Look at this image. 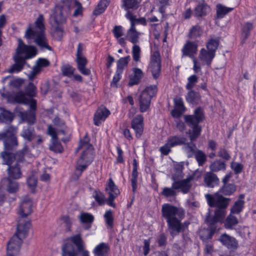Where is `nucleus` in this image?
<instances>
[{"label":"nucleus","instance_id":"obj_1","mask_svg":"<svg viewBox=\"0 0 256 256\" xmlns=\"http://www.w3.org/2000/svg\"><path fill=\"white\" fill-rule=\"evenodd\" d=\"M202 112L200 108H198L194 111L193 115H186L184 116V120L188 125L192 128V130H188L186 134L189 135L190 142H185L182 147L183 150L187 154L188 157H192L197 152L196 144L192 142L200 135L201 128L198 124L202 118Z\"/></svg>","mask_w":256,"mask_h":256},{"label":"nucleus","instance_id":"obj_2","mask_svg":"<svg viewBox=\"0 0 256 256\" xmlns=\"http://www.w3.org/2000/svg\"><path fill=\"white\" fill-rule=\"evenodd\" d=\"M205 196L210 206L218 208L215 210L214 216L213 217L208 216L206 220L211 230L214 232L216 230L215 224L217 222H222L226 214L225 208L228 206L230 198H226L218 194L214 196L206 194Z\"/></svg>","mask_w":256,"mask_h":256},{"label":"nucleus","instance_id":"obj_3","mask_svg":"<svg viewBox=\"0 0 256 256\" xmlns=\"http://www.w3.org/2000/svg\"><path fill=\"white\" fill-rule=\"evenodd\" d=\"M162 216L166 219L170 234L174 236L180 233L182 229V224L179 218L184 216V211L170 204H166L162 205Z\"/></svg>","mask_w":256,"mask_h":256},{"label":"nucleus","instance_id":"obj_4","mask_svg":"<svg viewBox=\"0 0 256 256\" xmlns=\"http://www.w3.org/2000/svg\"><path fill=\"white\" fill-rule=\"evenodd\" d=\"M44 20L43 15L40 14L34 22V28L29 27L26 30V36L27 38L34 40L42 50H52L45 34Z\"/></svg>","mask_w":256,"mask_h":256},{"label":"nucleus","instance_id":"obj_5","mask_svg":"<svg viewBox=\"0 0 256 256\" xmlns=\"http://www.w3.org/2000/svg\"><path fill=\"white\" fill-rule=\"evenodd\" d=\"M36 54V50L34 46L26 45L19 40L16 54L14 57L15 64L8 70V72L12 74L20 72L24 68L26 60L32 58Z\"/></svg>","mask_w":256,"mask_h":256},{"label":"nucleus","instance_id":"obj_6","mask_svg":"<svg viewBox=\"0 0 256 256\" xmlns=\"http://www.w3.org/2000/svg\"><path fill=\"white\" fill-rule=\"evenodd\" d=\"M30 223L21 220L17 224L16 232L10 238L7 244V256H14L18 252L22 242L28 233Z\"/></svg>","mask_w":256,"mask_h":256},{"label":"nucleus","instance_id":"obj_7","mask_svg":"<svg viewBox=\"0 0 256 256\" xmlns=\"http://www.w3.org/2000/svg\"><path fill=\"white\" fill-rule=\"evenodd\" d=\"M81 149L83 150V152L80 158L78 160L76 166V170L79 171L80 174L86 170L91 163L94 156L93 146L89 143V138L86 136L82 140L80 141L76 152H77Z\"/></svg>","mask_w":256,"mask_h":256},{"label":"nucleus","instance_id":"obj_8","mask_svg":"<svg viewBox=\"0 0 256 256\" xmlns=\"http://www.w3.org/2000/svg\"><path fill=\"white\" fill-rule=\"evenodd\" d=\"M18 128L10 126L4 132H0V140H2L4 150H11L18 145L16 134Z\"/></svg>","mask_w":256,"mask_h":256},{"label":"nucleus","instance_id":"obj_9","mask_svg":"<svg viewBox=\"0 0 256 256\" xmlns=\"http://www.w3.org/2000/svg\"><path fill=\"white\" fill-rule=\"evenodd\" d=\"M157 92V88L154 85L147 86L143 90L138 98L140 111L145 112L149 108L151 99Z\"/></svg>","mask_w":256,"mask_h":256},{"label":"nucleus","instance_id":"obj_10","mask_svg":"<svg viewBox=\"0 0 256 256\" xmlns=\"http://www.w3.org/2000/svg\"><path fill=\"white\" fill-rule=\"evenodd\" d=\"M149 68L154 78H158L160 74L161 69L160 56L158 51H155L152 54Z\"/></svg>","mask_w":256,"mask_h":256},{"label":"nucleus","instance_id":"obj_11","mask_svg":"<svg viewBox=\"0 0 256 256\" xmlns=\"http://www.w3.org/2000/svg\"><path fill=\"white\" fill-rule=\"evenodd\" d=\"M83 48L80 43L78 46L76 54V62L78 64V70L84 75L88 76L90 74L89 69L86 68L87 64V60L82 54Z\"/></svg>","mask_w":256,"mask_h":256},{"label":"nucleus","instance_id":"obj_12","mask_svg":"<svg viewBox=\"0 0 256 256\" xmlns=\"http://www.w3.org/2000/svg\"><path fill=\"white\" fill-rule=\"evenodd\" d=\"M32 212V202L31 200L28 197H25L22 200L19 209L18 211V214L20 215V218L18 219V224L21 220L30 221L25 219L28 215H30Z\"/></svg>","mask_w":256,"mask_h":256},{"label":"nucleus","instance_id":"obj_13","mask_svg":"<svg viewBox=\"0 0 256 256\" xmlns=\"http://www.w3.org/2000/svg\"><path fill=\"white\" fill-rule=\"evenodd\" d=\"M50 21V24L54 26L62 25L66 22V18L64 15L62 7L56 6L52 10Z\"/></svg>","mask_w":256,"mask_h":256},{"label":"nucleus","instance_id":"obj_14","mask_svg":"<svg viewBox=\"0 0 256 256\" xmlns=\"http://www.w3.org/2000/svg\"><path fill=\"white\" fill-rule=\"evenodd\" d=\"M194 176L189 175L186 178L182 180H176L172 182V186L177 190H180L184 194L188 192L191 188L190 182L193 180Z\"/></svg>","mask_w":256,"mask_h":256},{"label":"nucleus","instance_id":"obj_15","mask_svg":"<svg viewBox=\"0 0 256 256\" xmlns=\"http://www.w3.org/2000/svg\"><path fill=\"white\" fill-rule=\"evenodd\" d=\"M106 190L109 195L108 198V204L110 206L114 208L116 205L112 201L120 194V190L115 185L112 178L109 179Z\"/></svg>","mask_w":256,"mask_h":256},{"label":"nucleus","instance_id":"obj_16","mask_svg":"<svg viewBox=\"0 0 256 256\" xmlns=\"http://www.w3.org/2000/svg\"><path fill=\"white\" fill-rule=\"evenodd\" d=\"M132 128L135 131L136 136L140 138L144 130V118L142 115H137L132 120Z\"/></svg>","mask_w":256,"mask_h":256},{"label":"nucleus","instance_id":"obj_17","mask_svg":"<svg viewBox=\"0 0 256 256\" xmlns=\"http://www.w3.org/2000/svg\"><path fill=\"white\" fill-rule=\"evenodd\" d=\"M219 240L228 249L236 250L238 248V242L236 238L226 234H222Z\"/></svg>","mask_w":256,"mask_h":256},{"label":"nucleus","instance_id":"obj_18","mask_svg":"<svg viewBox=\"0 0 256 256\" xmlns=\"http://www.w3.org/2000/svg\"><path fill=\"white\" fill-rule=\"evenodd\" d=\"M110 114V112L105 107H100L96 111L94 120L95 125L100 126Z\"/></svg>","mask_w":256,"mask_h":256},{"label":"nucleus","instance_id":"obj_19","mask_svg":"<svg viewBox=\"0 0 256 256\" xmlns=\"http://www.w3.org/2000/svg\"><path fill=\"white\" fill-rule=\"evenodd\" d=\"M174 108L172 111L171 114L173 117L178 118L185 110L182 98L176 97L174 99Z\"/></svg>","mask_w":256,"mask_h":256},{"label":"nucleus","instance_id":"obj_20","mask_svg":"<svg viewBox=\"0 0 256 256\" xmlns=\"http://www.w3.org/2000/svg\"><path fill=\"white\" fill-rule=\"evenodd\" d=\"M198 45L194 42H188L184 46L182 51L184 55L193 58L194 55L196 54Z\"/></svg>","mask_w":256,"mask_h":256},{"label":"nucleus","instance_id":"obj_21","mask_svg":"<svg viewBox=\"0 0 256 256\" xmlns=\"http://www.w3.org/2000/svg\"><path fill=\"white\" fill-rule=\"evenodd\" d=\"M214 56L215 54L214 52L202 48L200 50L198 57L204 63L210 66Z\"/></svg>","mask_w":256,"mask_h":256},{"label":"nucleus","instance_id":"obj_22","mask_svg":"<svg viewBox=\"0 0 256 256\" xmlns=\"http://www.w3.org/2000/svg\"><path fill=\"white\" fill-rule=\"evenodd\" d=\"M204 182L208 187L214 188L218 184L219 180L215 174L208 172L204 175Z\"/></svg>","mask_w":256,"mask_h":256},{"label":"nucleus","instance_id":"obj_23","mask_svg":"<svg viewBox=\"0 0 256 256\" xmlns=\"http://www.w3.org/2000/svg\"><path fill=\"white\" fill-rule=\"evenodd\" d=\"M166 142L171 148H173L185 144V142H186V138L182 136L176 135L168 137Z\"/></svg>","mask_w":256,"mask_h":256},{"label":"nucleus","instance_id":"obj_24","mask_svg":"<svg viewBox=\"0 0 256 256\" xmlns=\"http://www.w3.org/2000/svg\"><path fill=\"white\" fill-rule=\"evenodd\" d=\"M2 183V184L6 186L7 191L10 193L16 192L18 190L19 186L18 182L9 178L4 179Z\"/></svg>","mask_w":256,"mask_h":256},{"label":"nucleus","instance_id":"obj_25","mask_svg":"<svg viewBox=\"0 0 256 256\" xmlns=\"http://www.w3.org/2000/svg\"><path fill=\"white\" fill-rule=\"evenodd\" d=\"M20 136L24 140L31 142L36 136L35 131L32 127L24 126L20 132Z\"/></svg>","mask_w":256,"mask_h":256},{"label":"nucleus","instance_id":"obj_26","mask_svg":"<svg viewBox=\"0 0 256 256\" xmlns=\"http://www.w3.org/2000/svg\"><path fill=\"white\" fill-rule=\"evenodd\" d=\"M108 244L102 242L97 245L93 250V253L96 256H104L109 250Z\"/></svg>","mask_w":256,"mask_h":256},{"label":"nucleus","instance_id":"obj_27","mask_svg":"<svg viewBox=\"0 0 256 256\" xmlns=\"http://www.w3.org/2000/svg\"><path fill=\"white\" fill-rule=\"evenodd\" d=\"M133 72L134 74L130 76L128 83V84L131 86L138 84L143 75L142 70L138 68H134Z\"/></svg>","mask_w":256,"mask_h":256},{"label":"nucleus","instance_id":"obj_28","mask_svg":"<svg viewBox=\"0 0 256 256\" xmlns=\"http://www.w3.org/2000/svg\"><path fill=\"white\" fill-rule=\"evenodd\" d=\"M19 116L23 121H26L29 124H33L36 121L35 112L34 111L20 112Z\"/></svg>","mask_w":256,"mask_h":256},{"label":"nucleus","instance_id":"obj_29","mask_svg":"<svg viewBox=\"0 0 256 256\" xmlns=\"http://www.w3.org/2000/svg\"><path fill=\"white\" fill-rule=\"evenodd\" d=\"M210 11V7L206 3L202 2L195 8L194 15L196 16H202L206 15Z\"/></svg>","mask_w":256,"mask_h":256},{"label":"nucleus","instance_id":"obj_30","mask_svg":"<svg viewBox=\"0 0 256 256\" xmlns=\"http://www.w3.org/2000/svg\"><path fill=\"white\" fill-rule=\"evenodd\" d=\"M0 110L2 112L0 113V122L5 124L12 122L14 118V114L2 108H0Z\"/></svg>","mask_w":256,"mask_h":256},{"label":"nucleus","instance_id":"obj_31","mask_svg":"<svg viewBox=\"0 0 256 256\" xmlns=\"http://www.w3.org/2000/svg\"><path fill=\"white\" fill-rule=\"evenodd\" d=\"M127 37L128 40L132 44H136L138 42L139 33L136 30L135 26H131L127 32Z\"/></svg>","mask_w":256,"mask_h":256},{"label":"nucleus","instance_id":"obj_32","mask_svg":"<svg viewBox=\"0 0 256 256\" xmlns=\"http://www.w3.org/2000/svg\"><path fill=\"white\" fill-rule=\"evenodd\" d=\"M234 214H230L227 216L224 222V227L226 229H232L234 226H236L238 223V218L234 216Z\"/></svg>","mask_w":256,"mask_h":256},{"label":"nucleus","instance_id":"obj_33","mask_svg":"<svg viewBox=\"0 0 256 256\" xmlns=\"http://www.w3.org/2000/svg\"><path fill=\"white\" fill-rule=\"evenodd\" d=\"M109 3V0H100L94 10L93 14L98 16L103 13L108 6Z\"/></svg>","mask_w":256,"mask_h":256},{"label":"nucleus","instance_id":"obj_34","mask_svg":"<svg viewBox=\"0 0 256 256\" xmlns=\"http://www.w3.org/2000/svg\"><path fill=\"white\" fill-rule=\"evenodd\" d=\"M10 177L14 178H20L22 176L20 166L16 164L14 166H9L8 169Z\"/></svg>","mask_w":256,"mask_h":256},{"label":"nucleus","instance_id":"obj_35","mask_svg":"<svg viewBox=\"0 0 256 256\" xmlns=\"http://www.w3.org/2000/svg\"><path fill=\"white\" fill-rule=\"evenodd\" d=\"M75 246H76L78 250H82V248H84L85 244L82 240L81 235L77 234L68 238Z\"/></svg>","mask_w":256,"mask_h":256},{"label":"nucleus","instance_id":"obj_36","mask_svg":"<svg viewBox=\"0 0 256 256\" xmlns=\"http://www.w3.org/2000/svg\"><path fill=\"white\" fill-rule=\"evenodd\" d=\"M63 256H76L77 254L74 250L73 245L68 242L66 243L62 246Z\"/></svg>","mask_w":256,"mask_h":256},{"label":"nucleus","instance_id":"obj_37","mask_svg":"<svg viewBox=\"0 0 256 256\" xmlns=\"http://www.w3.org/2000/svg\"><path fill=\"white\" fill-rule=\"evenodd\" d=\"M6 151V150H5L1 152V156L3 159L2 164L10 166L14 160L15 156L14 154Z\"/></svg>","mask_w":256,"mask_h":256},{"label":"nucleus","instance_id":"obj_38","mask_svg":"<svg viewBox=\"0 0 256 256\" xmlns=\"http://www.w3.org/2000/svg\"><path fill=\"white\" fill-rule=\"evenodd\" d=\"M200 96L198 92L190 90L186 96V101L191 104H198L200 100Z\"/></svg>","mask_w":256,"mask_h":256},{"label":"nucleus","instance_id":"obj_39","mask_svg":"<svg viewBox=\"0 0 256 256\" xmlns=\"http://www.w3.org/2000/svg\"><path fill=\"white\" fill-rule=\"evenodd\" d=\"M52 32L54 38L60 40L63 36L64 30L62 25L56 24V26L51 25Z\"/></svg>","mask_w":256,"mask_h":256},{"label":"nucleus","instance_id":"obj_40","mask_svg":"<svg viewBox=\"0 0 256 256\" xmlns=\"http://www.w3.org/2000/svg\"><path fill=\"white\" fill-rule=\"evenodd\" d=\"M122 7L126 10L137 9L140 3L137 0H122Z\"/></svg>","mask_w":256,"mask_h":256},{"label":"nucleus","instance_id":"obj_41","mask_svg":"<svg viewBox=\"0 0 256 256\" xmlns=\"http://www.w3.org/2000/svg\"><path fill=\"white\" fill-rule=\"evenodd\" d=\"M244 201L242 200H237L230 209V212L234 214H239L244 208Z\"/></svg>","mask_w":256,"mask_h":256},{"label":"nucleus","instance_id":"obj_42","mask_svg":"<svg viewBox=\"0 0 256 256\" xmlns=\"http://www.w3.org/2000/svg\"><path fill=\"white\" fill-rule=\"evenodd\" d=\"M216 8V14L218 18H224L226 14L233 10L232 8H228L220 4L217 5Z\"/></svg>","mask_w":256,"mask_h":256},{"label":"nucleus","instance_id":"obj_43","mask_svg":"<svg viewBox=\"0 0 256 256\" xmlns=\"http://www.w3.org/2000/svg\"><path fill=\"white\" fill-rule=\"evenodd\" d=\"M225 168L226 164L224 162L220 160L214 162L210 166V170L214 172H217L220 170H224Z\"/></svg>","mask_w":256,"mask_h":256},{"label":"nucleus","instance_id":"obj_44","mask_svg":"<svg viewBox=\"0 0 256 256\" xmlns=\"http://www.w3.org/2000/svg\"><path fill=\"white\" fill-rule=\"evenodd\" d=\"M130 60V56H127L120 58L117 62V70L118 72H122L124 68L127 66Z\"/></svg>","mask_w":256,"mask_h":256},{"label":"nucleus","instance_id":"obj_45","mask_svg":"<svg viewBox=\"0 0 256 256\" xmlns=\"http://www.w3.org/2000/svg\"><path fill=\"white\" fill-rule=\"evenodd\" d=\"M182 166L176 164L174 167L175 172L172 175V179L173 181L180 180L183 178Z\"/></svg>","mask_w":256,"mask_h":256},{"label":"nucleus","instance_id":"obj_46","mask_svg":"<svg viewBox=\"0 0 256 256\" xmlns=\"http://www.w3.org/2000/svg\"><path fill=\"white\" fill-rule=\"evenodd\" d=\"M50 148L51 150L56 152H62L64 150L60 142L58 141V138L51 140Z\"/></svg>","mask_w":256,"mask_h":256},{"label":"nucleus","instance_id":"obj_47","mask_svg":"<svg viewBox=\"0 0 256 256\" xmlns=\"http://www.w3.org/2000/svg\"><path fill=\"white\" fill-rule=\"evenodd\" d=\"M202 32L198 26H193L190 30L188 36L190 38H196L201 36Z\"/></svg>","mask_w":256,"mask_h":256},{"label":"nucleus","instance_id":"obj_48","mask_svg":"<svg viewBox=\"0 0 256 256\" xmlns=\"http://www.w3.org/2000/svg\"><path fill=\"white\" fill-rule=\"evenodd\" d=\"M236 188L233 184H224L221 188V192L224 195H230L236 191Z\"/></svg>","mask_w":256,"mask_h":256},{"label":"nucleus","instance_id":"obj_49","mask_svg":"<svg viewBox=\"0 0 256 256\" xmlns=\"http://www.w3.org/2000/svg\"><path fill=\"white\" fill-rule=\"evenodd\" d=\"M162 194L166 197L174 196L176 195V189L172 186L171 188L164 187L162 188Z\"/></svg>","mask_w":256,"mask_h":256},{"label":"nucleus","instance_id":"obj_50","mask_svg":"<svg viewBox=\"0 0 256 256\" xmlns=\"http://www.w3.org/2000/svg\"><path fill=\"white\" fill-rule=\"evenodd\" d=\"M61 70L62 74L68 77L72 76L75 70V68L69 64L63 66Z\"/></svg>","mask_w":256,"mask_h":256},{"label":"nucleus","instance_id":"obj_51","mask_svg":"<svg viewBox=\"0 0 256 256\" xmlns=\"http://www.w3.org/2000/svg\"><path fill=\"white\" fill-rule=\"evenodd\" d=\"M219 44V41L218 39L211 38L207 43L206 48L208 50L214 52H215Z\"/></svg>","mask_w":256,"mask_h":256},{"label":"nucleus","instance_id":"obj_52","mask_svg":"<svg viewBox=\"0 0 256 256\" xmlns=\"http://www.w3.org/2000/svg\"><path fill=\"white\" fill-rule=\"evenodd\" d=\"M27 183L31 190L33 192H34L35 188L37 185L36 176L34 174H32L31 176L28 177L27 179Z\"/></svg>","mask_w":256,"mask_h":256},{"label":"nucleus","instance_id":"obj_53","mask_svg":"<svg viewBox=\"0 0 256 256\" xmlns=\"http://www.w3.org/2000/svg\"><path fill=\"white\" fill-rule=\"evenodd\" d=\"M198 82V77L194 74L191 75L188 78V83L186 86V88L188 90H192Z\"/></svg>","mask_w":256,"mask_h":256},{"label":"nucleus","instance_id":"obj_54","mask_svg":"<svg viewBox=\"0 0 256 256\" xmlns=\"http://www.w3.org/2000/svg\"><path fill=\"white\" fill-rule=\"evenodd\" d=\"M14 100L16 102L20 104H27L28 102V100L22 92H19L15 94Z\"/></svg>","mask_w":256,"mask_h":256},{"label":"nucleus","instance_id":"obj_55","mask_svg":"<svg viewBox=\"0 0 256 256\" xmlns=\"http://www.w3.org/2000/svg\"><path fill=\"white\" fill-rule=\"evenodd\" d=\"M78 218L83 223H91L94 220V218L92 214L86 212L82 213Z\"/></svg>","mask_w":256,"mask_h":256},{"label":"nucleus","instance_id":"obj_56","mask_svg":"<svg viewBox=\"0 0 256 256\" xmlns=\"http://www.w3.org/2000/svg\"><path fill=\"white\" fill-rule=\"evenodd\" d=\"M94 197L100 205H104L106 202H108V200L105 198L104 194L100 192L96 191Z\"/></svg>","mask_w":256,"mask_h":256},{"label":"nucleus","instance_id":"obj_57","mask_svg":"<svg viewBox=\"0 0 256 256\" xmlns=\"http://www.w3.org/2000/svg\"><path fill=\"white\" fill-rule=\"evenodd\" d=\"M104 218L106 224L110 228H112L114 224V218L112 216V210H107L104 214Z\"/></svg>","mask_w":256,"mask_h":256},{"label":"nucleus","instance_id":"obj_58","mask_svg":"<svg viewBox=\"0 0 256 256\" xmlns=\"http://www.w3.org/2000/svg\"><path fill=\"white\" fill-rule=\"evenodd\" d=\"M194 155L196 158L200 166H202L206 161V156L202 151L197 150Z\"/></svg>","mask_w":256,"mask_h":256},{"label":"nucleus","instance_id":"obj_59","mask_svg":"<svg viewBox=\"0 0 256 256\" xmlns=\"http://www.w3.org/2000/svg\"><path fill=\"white\" fill-rule=\"evenodd\" d=\"M36 88L32 82H30L26 88V94L31 98L36 96Z\"/></svg>","mask_w":256,"mask_h":256},{"label":"nucleus","instance_id":"obj_60","mask_svg":"<svg viewBox=\"0 0 256 256\" xmlns=\"http://www.w3.org/2000/svg\"><path fill=\"white\" fill-rule=\"evenodd\" d=\"M140 48L138 45H134L132 48V54L133 60L135 62H138L140 60Z\"/></svg>","mask_w":256,"mask_h":256},{"label":"nucleus","instance_id":"obj_61","mask_svg":"<svg viewBox=\"0 0 256 256\" xmlns=\"http://www.w3.org/2000/svg\"><path fill=\"white\" fill-rule=\"evenodd\" d=\"M136 168H134L132 169V174L131 183L132 188V191L134 192L137 188V178H138V171Z\"/></svg>","mask_w":256,"mask_h":256},{"label":"nucleus","instance_id":"obj_62","mask_svg":"<svg viewBox=\"0 0 256 256\" xmlns=\"http://www.w3.org/2000/svg\"><path fill=\"white\" fill-rule=\"evenodd\" d=\"M252 28V24L250 22H246L243 26L242 28V34L245 38L248 37L250 32Z\"/></svg>","mask_w":256,"mask_h":256},{"label":"nucleus","instance_id":"obj_63","mask_svg":"<svg viewBox=\"0 0 256 256\" xmlns=\"http://www.w3.org/2000/svg\"><path fill=\"white\" fill-rule=\"evenodd\" d=\"M112 32L114 34V36L117 39H118L123 34V30L122 26H115L112 30Z\"/></svg>","mask_w":256,"mask_h":256},{"label":"nucleus","instance_id":"obj_64","mask_svg":"<svg viewBox=\"0 0 256 256\" xmlns=\"http://www.w3.org/2000/svg\"><path fill=\"white\" fill-rule=\"evenodd\" d=\"M171 148V146L168 144V142L166 141V143L164 145L160 148V151L162 154L166 156L172 151Z\"/></svg>","mask_w":256,"mask_h":256}]
</instances>
